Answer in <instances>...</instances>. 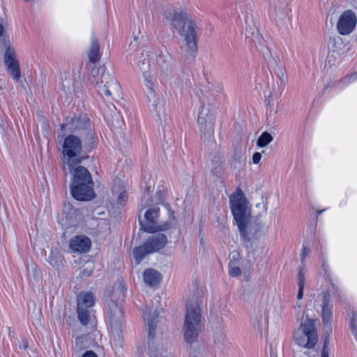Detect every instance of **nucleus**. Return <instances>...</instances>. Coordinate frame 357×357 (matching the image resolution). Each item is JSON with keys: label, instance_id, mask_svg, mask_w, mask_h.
Here are the masks:
<instances>
[{"label": "nucleus", "instance_id": "10", "mask_svg": "<svg viewBox=\"0 0 357 357\" xmlns=\"http://www.w3.org/2000/svg\"><path fill=\"white\" fill-rule=\"evenodd\" d=\"M244 192L237 188L229 196V205L231 213L236 224L242 225V222L251 216L250 208Z\"/></svg>", "mask_w": 357, "mask_h": 357}, {"label": "nucleus", "instance_id": "30", "mask_svg": "<svg viewBox=\"0 0 357 357\" xmlns=\"http://www.w3.org/2000/svg\"><path fill=\"white\" fill-rule=\"evenodd\" d=\"M91 310L89 308H77V316L82 325H87L91 317Z\"/></svg>", "mask_w": 357, "mask_h": 357}, {"label": "nucleus", "instance_id": "8", "mask_svg": "<svg viewBox=\"0 0 357 357\" xmlns=\"http://www.w3.org/2000/svg\"><path fill=\"white\" fill-rule=\"evenodd\" d=\"M158 313L154 311L152 314H147L146 309V314L144 320L147 322L148 327V352L150 357H172L170 353L165 349H164L155 340V330L157 324L159 321Z\"/></svg>", "mask_w": 357, "mask_h": 357}, {"label": "nucleus", "instance_id": "42", "mask_svg": "<svg viewBox=\"0 0 357 357\" xmlns=\"http://www.w3.org/2000/svg\"><path fill=\"white\" fill-rule=\"evenodd\" d=\"M261 158V154L259 152H256L253 154L252 162L254 164H258Z\"/></svg>", "mask_w": 357, "mask_h": 357}, {"label": "nucleus", "instance_id": "44", "mask_svg": "<svg viewBox=\"0 0 357 357\" xmlns=\"http://www.w3.org/2000/svg\"><path fill=\"white\" fill-rule=\"evenodd\" d=\"M82 357H98V356L96 355V354L94 351L89 350V351H86L82 355Z\"/></svg>", "mask_w": 357, "mask_h": 357}, {"label": "nucleus", "instance_id": "45", "mask_svg": "<svg viewBox=\"0 0 357 357\" xmlns=\"http://www.w3.org/2000/svg\"><path fill=\"white\" fill-rule=\"evenodd\" d=\"M5 27L3 24V20L0 21V38L4 36Z\"/></svg>", "mask_w": 357, "mask_h": 357}, {"label": "nucleus", "instance_id": "47", "mask_svg": "<svg viewBox=\"0 0 357 357\" xmlns=\"http://www.w3.org/2000/svg\"><path fill=\"white\" fill-rule=\"evenodd\" d=\"M324 210H322V211H317V214L319 215L321 214Z\"/></svg>", "mask_w": 357, "mask_h": 357}, {"label": "nucleus", "instance_id": "27", "mask_svg": "<svg viewBox=\"0 0 357 357\" xmlns=\"http://www.w3.org/2000/svg\"><path fill=\"white\" fill-rule=\"evenodd\" d=\"M307 272V270L305 268V267H301L299 269L298 273V291L297 294V299L301 300L302 299L303 296V289L305 284V275Z\"/></svg>", "mask_w": 357, "mask_h": 357}, {"label": "nucleus", "instance_id": "14", "mask_svg": "<svg viewBox=\"0 0 357 357\" xmlns=\"http://www.w3.org/2000/svg\"><path fill=\"white\" fill-rule=\"evenodd\" d=\"M4 63L9 75L14 81L18 82L21 77V71L15 50L10 45H8L4 53Z\"/></svg>", "mask_w": 357, "mask_h": 357}, {"label": "nucleus", "instance_id": "40", "mask_svg": "<svg viewBox=\"0 0 357 357\" xmlns=\"http://www.w3.org/2000/svg\"><path fill=\"white\" fill-rule=\"evenodd\" d=\"M240 259V253L238 251H233L230 255V261L234 263L238 264V261Z\"/></svg>", "mask_w": 357, "mask_h": 357}, {"label": "nucleus", "instance_id": "25", "mask_svg": "<svg viewBox=\"0 0 357 357\" xmlns=\"http://www.w3.org/2000/svg\"><path fill=\"white\" fill-rule=\"evenodd\" d=\"M88 56L89 61L93 63H95L100 60V55L99 44L96 38H93L91 39V47L88 52Z\"/></svg>", "mask_w": 357, "mask_h": 357}, {"label": "nucleus", "instance_id": "39", "mask_svg": "<svg viewBox=\"0 0 357 357\" xmlns=\"http://www.w3.org/2000/svg\"><path fill=\"white\" fill-rule=\"evenodd\" d=\"M93 266L92 264H89L82 271L81 275L83 277H89L92 274Z\"/></svg>", "mask_w": 357, "mask_h": 357}, {"label": "nucleus", "instance_id": "21", "mask_svg": "<svg viewBox=\"0 0 357 357\" xmlns=\"http://www.w3.org/2000/svg\"><path fill=\"white\" fill-rule=\"evenodd\" d=\"M225 170V158L220 153H216L211 159V172L217 177H221Z\"/></svg>", "mask_w": 357, "mask_h": 357}, {"label": "nucleus", "instance_id": "34", "mask_svg": "<svg viewBox=\"0 0 357 357\" xmlns=\"http://www.w3.org/2000/svg\"><path fill=\"white\" fill-rule=\"evenodd\" d=\"M357 80V71L353 74L346 75L340 81V84L347 86Z\"/></svg>", "mask_w": 357, "mask_h": 357}, {"label": "nucleus", "instance_id": "1", "mask_svg": "<svg viewBox=\"0 0 357 357\" xmlns=\"http://www.w3.org/2000/svg\"><path fill=\"white\" fill-rule=\"evenodd\" d=\"M164 17L178 32L182 38L180 46L181 54L186 58H194L197 52V25L188 18L186 12L170 9L164 13Z\"/></svg>", "mask_w": 357, "mask_h": 357}, {"label": "nucleus", "instance_id": "20", "mask_svg": "<svg viewBox=\"0 0 357 357\" xmlns=\"http://www.w3.org/2000/svg\"><path fill=\"white\" fill-rule=\"evenodd\" d=\"M91 242L86 236H75L70 241V248L75 252L85 253L91 248Z\"/></svg>", "mask_w": 357, "mask_h": 357}, {"label": "nucleus", "instance_id": "7", "mask_svg": "<svg viewBox=\"0 0 357 357\" xmlns=\"http://www.w3.org/2000/svg\"><path fill=\"white\" fill-rule=\"evenodd\" d=\"M159 216L160 208L158 206L149 208L144 213V220H139L141 228L144 231L152 234L176 227V222L174 217L170 220L159 223L158 222Z\"/></svg>", "mask_w": 357, "mask_h": 357}, {"label": "nucleus", "instance_id": "12", "mask_svg": "<svg viewBox=\"0 0 357 357\" xmlns=\"http://www.w3.org/2000/svg\"><path fill=\"white\" fill-rule=\"evenodd\" d=\"M112 296L107 302L108 317L112 333H117L125 326L126 320L121 304L114 301Z\"/></svg>", "mask_w": 357, "mask_h": 357}, {"label": "nucleus", "instance_id": "36", "mask_svg": "<svg viewBox=\"0 0 357 357\" xmlns=\"http://www.w3.org/2000/svg\"><path fill=\"white\" fill-rule=\"evenodd\" d=\"M356 321L357 316L356 314H354L350 321V328L355 340L357 341V324H356Z\"/></svg>", "mask_w": 357, "mask_h": 357}, {"label": "nucleus", "instance_id": "15", "mask_svg": "<svg viewBox=\"0 0 357 357\" xmlns=\"http://www.w3.org/2000/svg\"><path fill=\"white\" fill-rule=\"evenodd\" d=\"M201 132L212 135L215 130V117L208 109L202 107L197 118Z\"/></svg>", "mask_w": 357, "mask_h": 357}, {"label": "nucleus", "instance_id": "29", "mask_svg": "<svg viewBox=\"0 0 357 357\" xmlns=\"http://www.w3.org/2000/svg\"><path fill=\"white\" fill-rule=\"evenodd\" d=\"M149 254H151V252H148V250L145 247V243L143 245L135 248L132 250V255L136 264H139L144 257Z\"/></svg>", "mask_w": 357, "mask_h": 357}, {"label": "nucleus", "instance_id": "46", "mask_svg": "<svg viewBox=\"0 0 357 357\" xmlns=\"http://www.w3.org/2000/svg\"><path fill=\"white\" fill-rule=\"evenodd\" d=\"M322 267L324 269V271L326 272V268L328 267V264L325 261L323 262Z\"/></svg>", "mask_w": 357, "mask_h": 357}, {"label": "nucleus", "instance_id": "18", "mask_svg": "<svg viewBox=\"0 0 357 357\" xmlns=\"http://www.w3.org/2000/svg\"><path fill=\"white\" fill-rule=\"evenodd\" d=\"M321 298V318L325 325H331L333 317V303L328 291H323Z\"/></svg>", "mask_w": 357, "mask_h": 357}, {"label": "nucleus", "instance_id": "35", "mask_svg": "<svg viewBox=\"0 0 357 357\" xmlns=\"http://www.w3.org/2000/svg\"><path fill=\"white\" fill-rule=\"evenodd\" d=\"M155 199L156 205L158 204H165V207L169 209V205L168 204H165V192L163 190H158L156 192L155 195Z\"/></svg>", "mask_w": 357, "mask_h": 357}, {"label": "nucleus", "instance_id": "23", "mask_svg": "<svg viewBox=\"0 0 357 357\" xmlns=\"http://www.w3.org/2000/svg\"><path fill=\"white\" fill-rule=\"evenodd\" d=\"M269 15L277 23H282L288 18L289 9L286 6H275L269 9Z\"/></svg>", "mask_w": 357, "mask_h": 357}, {"label": "nucleus", "instance_id": "38", "mask_svg": "<svg viewBox=\"0 0 357 357\" xmlns=\"http://www.w3.org/2000/svg\"><path fill=\"white\" fill-rule=\"evenodd\" d=\"M127 199H128V193L126 190H123L119 194V195L118 197L117 202L120 205H125V204L127 202Z\"/></svg>", "mask_w": 357, "mask_h": 357}, {"label": "nucleus", "instance_id": "37", "mask_svg": "<svg viewBox=\"0 0 357 357\" xmlns=\"http://www.w3.org/2000/svg\"><path fill=\"white\" fill-rule=\"evenodd\" d=\"M341 43L339 39L336 40L335 38H330L328 43V48L329 50L335 52L337 51V45H340Z\"/></svg>", "mask_w": 357, "mask_h": 357}, {"label": "nucleus", "instance_id": "28", "mask_svg": "<svg viewBox=\"0 0 357 357\" xmlns=\"http://www.w3.org/2000/svg\"><path fill=\"white\" fill-rule=\"evenodd\" d=\"M169 56L160 54L156 59V63L163 73L167 75L171 73V67L169 63Z\"/></svg>", "mask_w": 357, "mask_h": 357}, {"label": "nucleus", "instance_id": "11", "mask_svg": "<svg viewBox=\"0 0 357 357\" xmlns=\"http://www.w3.org/2000/svg\"><path fill=\"white\" fill-rule=\"evenodd\" d=\"M294 338L298 345L309 349L313 348L318 341L314 321L307 319L294 333Z\"/></svg>", "mask_w": 357, "mask_h": 357}, {"label": "nucleus", "instance_id": "24", "mask_svg": "<svg viewBox=\"0 0 357 357\" xmlns=\"http://www.w3.org/2000/svg\"><path fill=\"white\" fill-rule=\"evenodd\" d=\"M95 303L94 295L91 292L80 294L77 298L78 309L90 308Z\"/></svg>", "mask_w": 357, "mask_h": 357}, {"label": "nucleus", "instance_id": "31", "mask_svg": "<svg viewBox=\"0 0 357 357\" xmlns=\"http://www.w3.org/2000/svg\"><path fill=\"white\" fill-rule=\"evenodd\" d=\"M273 139L272 135L268 132H264L258 138L257 145L259 147H265Z\"/></svg>", "mask_w": 357, "mask_h": 357}, {"label": "nucleus", "instance_id": "33", "mask_svg": "<svg viewBox=\"0 0 357 357\" xmlns=\"http://www.w3.org/2000/svg\"><path fill=\"white\" fill-rule=\"evenodd\" d=\"M241 274V270L238 264L233 261L229 262V275L231 277H238Z\"/></svg>", "mask_w": 357, "mask_h": 357}, {"label": "nucleus", "instance_id": "6", "mask_svg": "<svg viewBox=\"0 0 357 357\" xmlns=\"http://www.w3.org/2000/svg\"><path fill=\"white\" fill-rule=\"evenodd\" d=\"M200 307L197 301L187 303L185 319L183 324V335L185 342H195L202 329Z\"/></svg>", "mask_w": 357, "mask_h": 357}, {"label": "nucleus", "instance_id": "26", "mask_svg": "<svg viewBox=\"0 0 357 357\" xmlns=\"http://www.w3.org/2000/svg\"><path fill=\"white\" fill-rule=\"evenodd\" d=\"M263 56L270 70L280 66V59L279 56L277 55L273 56L269 49H266L263 52Z\"/></svg>", "mask_w": 357, "mask_h": 357}, {"label": "nucleus", "instance_id": "5", "mask_svg": "<svg viewBox=\"0 0 357 357\" xmlns=\"http://www.w3.org/2000/svg\"><path fill=\"white\" fill-rule=\"evenodd\" d=\"M63 168H72L82 165L88 155L83 150L82 142L79 137L75 135H68L64 137L62 143Z\"/></svg>", "mask_w": 357, "mask_h": 357}, {"label": "nucleus", "instance_id": "19", "mask_svg": "<svg viewBox=\"0 0 357 357\" xmlns=\"http://www.w3.org/2000/svg\"><path fill=\"white\" fill-rule=\"evenodd\" d=\"M168 240L166 235L163 234H157L151 236L145 242V247L148 252H156L162 250L167 244Z\"/></svg>", "mask_w": 357, "mask_h": 357}, {"label": "nucleus", "instance_id": "43", "mask_svg": "<svg viewBox=\"0 0 357 357\" xmlns=\"http://www.w3.org/2000/svg\"><path fill=\"white\" fill-rule=\"evenodd\" d=\"M329 354V349L327 346L326 342L324 343L322 351H321V357H328Z\"/></svg>", "mask_w": 357, "mask_h": 357}, {"label": "nucleus", "instance_id": "17", "mask_svg": "<svg viewBox=\"0 0 357 357\" xmlns=\"http://www.w3.org/2000/svg\"><path fill=\"white\" fill-rule=\"evenodd\" d=\"M275 76V84L273 85V94L275 96L280 97L284 92L288 82V75L282 66H278L271 70Z\"/></svg>", "mask_w": 357, "mask_h": 357}, {"label": "nucleus", "instance_id": "32", "mask_svg": "<svg viewBox=\"0 0 357 357\" xmlns=\"http://www.w3.org/2000/svg\"><path fill=\"white\" fill-rule=\"evenodd\" d=\"M119 331L112 333L114 336V344L116 351L120 352L123 349V337L119 333Z\"/></svg>", "mask_w": 357, "mask_h": 357}, {"label": "nucleus", "instance_id": "13", "mask_svg": "<svg viewBox=\"0 0 357 357\" xmlns=\"http://www.w3.org/2000/svg\"><path fill=\"white\" fill-rule=\"evenodd\" d=\"M96 84L100 94L105 98H109L112 93L120 90V85L118 81L105 70L102 71Z\"/></svg>", "mask_w": 357, "mask_h": 357}, {"label": "nucleus", "instance_id": "4", "mask_svg": "<svg viewBox=\"0 0 357 357\" xmlns=\"http://www.w3.org/2000/svg\"><path fill=\"white\" fill-rule=\"evenodd\" d=\"M61 128L80 135L84 143V148L91 151L98 143V137L92 128L90 119L86 114L79 116H68Z\"/></svg>", "mask_w": 357, "mask_h": 357}, {"label": "nucleus", "instance_id": "3", "mask_svg": "<svg viewBox=\"0 0 357 357\" xmlns=\"http://www.w3.org/2000/svg\"><path fill=\"white\" fill-rule=\"evenodd\" d=\"M65 170H68L72 175L70 188L73 198L79 201H89L95 197L93 181L91 173L86 167L78 165Z\"/></svg>", "mask_w": 357, "mask_h": 357}, {"label": "nucleus", "instance_id": "41", "mask_svg": "<svg viewBox=\"0 0 357 357\" xmlns=\"http://www.w3.org/2000/svg\"><path fill=\"white\" fill-rule=\"evenodd\" d=\"M310 250L306 246L303 245L302 252L301 253V261H303L307 255L309 254Z\"/></svg>", "mask_w": 357, "mask_h": 357}, {"label": "nucleus", "instance_id": "2", "mask_svg": "<svg viewBox=\"0 0 357 357\" xmlns=\"http://www.w3.org/2000/svg\"><path fill=\"white\" fill-rule=\"evenodd\" d=\"M144 50L139 49L136 51L133 56H130L129 61L130 63H134L142 73L143 83L146 88V98L148 99L149 107L158 114L160 109L163 107L160 96L154 90V84L156 82L157 69L153 67L151 63L152 59L150 55L146 53L144 54Z\"/></svg>", "mask_w": 357, "mask_h": 357}, {"label": "nucleus", "instance_id": "16", "mask_svg": "<svg viewBox=\"0 0 357 357\" xmlns=\"http://www.w3.org/2000/svg\"><path fill=\"white\" fill-rule=\"evenodd\" d=\"M356 22V16L352 10L344 11L338 20L337 28L339 33L342 35L349 34L354 29Z\"/></svg>", "mask_w": 357, "mask_h": 357}, {"label": "nucleus", "instance_id": "22", "mask_svg": "<svg viewBox=\"0 0 357 357\" xmlns=\"http://www.w3.org/2000/svg\"><path fill=\"white\" fill-rule=\"evenodd\" d=\"M162 276L161 274L153 268H148L144 271L143 274V279L144 282L150 287L157 286Z\"/></svg>", "mask_w": 357, "mask_h": 357}, {"label": "nucleus", "instance_id": "9", "mask_svg": "<svg viewBox=\"0 0 357 357\" xmlns=\"http://www.w3.org/2000/svg\"><path fill=\"white\" fill-rule=\"evenodd\" d=\"M242 225L237 224L241 236L247 248L252 246V243L257 241L263 234L265 224L257 218L250 217L243 220Z\"/></svg>", "mask_w": 357, "mask_h": 357}]
</instances>
